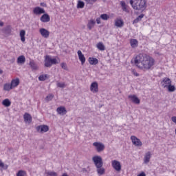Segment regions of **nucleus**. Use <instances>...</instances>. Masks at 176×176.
Wrapping results in <instances>:
<instances>
[{
  "mask_svg": "<svg viewBox=\"0 0 176 176\" xmlns=\"http://www.w3.org/2000/svg\"><path fill=\"white\" fill-rule=\"evenodd\" d=\"M114 25L117 27V28H122L123 25H124V21L121 18H117L114 21Z\"/></svg>",
  "mask_w": 176,
  "mask_h": 176,
  "instance_id": "9b49d317",
  "label": "nucleus"
},
{
  "mask_svg": "<svg viewBox=\"0 0 176 176\" xmlns=\"http://www.w3.org/2000/svg\"><path fill=\"white\" fill-rule=\"evenodd\" d=\"M96 168L98 175H104V174H105V168H104L102 166L96 167Z\"/></svg>",
  "mask_w": 176,
  "mask_h": 176,
  "instance_id": "393cba45",
  "label": "nucleus"
},
{
  "mask_svg": "<svg viewBox=\"0 0 176 176\" xmlns=\"http://www.w3.org/2000/svg\"><path fill=\"white\" fill-rule=\"evenodd\" d=\"M47 176H57V173L53 171L45 172Z\"/></svg>",
  "mask_w": 176,
  "mask_h": 176,
  "instance_id": "4c0bfd02",
  "label": "nucleus"
},
{
  "mask_svg": "<svg viewBox=\"0 0 176 176\" xmlns=\"http://www.w3.org/2000/svg\"><path fill=\"white\" fill-rule=\"evenodd\" d=\"M129 3L134 10L144 12L148 8V1L146 0H130Z\"/></svg>",
  "mask_w": 176,
  "mask_h": 176,
  "instance_id": "f03ea898",
  "label": "nucleus"
},
{
  "mask_svg": "<svg viewBox=\"0 0 176 176\" xmlns=\"http://www.w3.org/2000/svg\"><path fill=\"white\" fill-rule=\"evenodd\" d=\"M131 63L134 64L138 69L149 71V69H152L155 67L156 60L148 54L140 53L132 58Z\"/></svg>",
  "mask_w": 176,
  "mask_h": 176,
  "instance_id": "f257e3e1",
  "label": "nucleus"
},
{
  "mask_svg": "<svg viewBox=\"0 0 176 176\" xmlns=\"http://www.w3.org/2000/svg\"><path fill=\"white\" fill-rule=\"evenodd\" d=\"M17 64H24L25 63V56L23 55L19 56L16 60Z\"/></svg>",
  "mask_w": 176,
  "mask_h": 176,
  "instance_id": "5701e85b",
  "label": "nucleus"
},
{
  "mask_svg": "<svg viewBox=\"0 0 176 176\" xmlns=\"http://www.w3.org/2000/svg\"><path fill=\"white\" fill-rule=\"evenodd\" d=\"M132 74H133V75H134V76H140V74H138L137 72V70H135L134 69L132 70Z\"/></svg>",
  "mask_w": 176,
  "mask_h": 176,
  "instance_id": "c03bdc74",
  "label": "nucleus"
},
{
  "mask_svg": "<svg viewBox=\"0 0 176 176\" xmlns=\"http://www.w3.org/2000/svg\"><path fill=\"white\" fill-rule=\"evenodd\" d=\"M21 42H25V30H21L19 33Z\"/></svg>",
  "mask_w": 176,
  "mask_h": 176,
  "instance_id": "a878e982",
  "label": "nucleus"
},
{
  "mask_svg": "<svg viewBox=\"0 0 176 176\" xmlns=\"http://www.w3.org/2000/svg\"><path fill=\"white\" fill-rule=\"evenodd\" d=\"M49 78V76L47 74H42L39 76L38 80L41 82H43L44 80H46Z\"/></svg>",
  "mask_w": 176,
  "mask_h": 176,
  "instance_id": "2f4dec72",
  "label": "nucleus"
},
{
  "mask_svg": "<svg viewBox=\"0 0 176 176\" xmlns=\"http://www.w3.org/2000/svg\"><path fill=\"white\" fill-rule=\"evenodd\" d=\"M90 90L92 93H98V83L94 82L91 84Z\"/></svg>",
  "mask_w": 176,
  "mask_h": 176,
  "instance_id": "f8f14e48",
  "label": "nucleus"
},
{
  "mask_svg": "<svg viewBox=\"0 0 176 176\" xmlns=\"http://www.w3.org/2000/svg\"><path fill=\"white\" fill-rule=\"evenodd\" d=\"M27 172L25 170H21L16 173V176H26Z\"/></svg>",
  "mask_w": 176,
  "mask_h": 176,
  "instance_id": "c9c22d12",
  "label": "nucleus"
},
{
  "mask_svg": "<svg viewBox=\"0 0 176 176\" xmlns=\"http://www.w3.org/2000/svg\"><path fill=\"white\" fill-rule=\"evenodd\" d=\"M60 67H61V68H63V69H65V70L67 69V63H60Z\"/></svg>",
  "mask_w": 176,
  "mask_h": 176,
  "instance_id": "37998d69",
  "label": "nucleus"
},
{
  "mask_svg": "<svg viewBox=\"0 0 176 176\" xmlns=\"http://www.w3.org/2000/svg\"><path fill=\"white\" fill-rule=\"evenodd\" d=\"M39 32L43 38L47 39L50 36V32L45 28H41L39 29Z\"/></svg>",
  "mask_w": 176,
  "mask_h": 176,
  "instance_id": "1a4fd4ad",
  "label": "nucleus"
},
{
  "mask_svg": "<svg viewBox=\"0 0 176 176\" xmlns=\"http://www.w3.org/2000/svg\"><path fill=\"white\" fill-rule=\"evenodd\" d=\"M129 98L131 100L133 104H140V100L135 95H129Z\"/></svg>",
  "mask_w": 176,
  "mask_h": 176,
  "instance_id": "dca6fc26",
  "label": "nucleus"
},
{
  "mask_svg": "<svg viewBox=\"0 0 176 176\" xmlns=\"http://www.w3.org/2000/svg\"><path fill=\"white\" fill-rule=\"evenodd\" d=\"M56 111H65V107H58Z\"/></svg>",
  "mask_w": 176,
  "mask_h": 176,
  "instance_id": "a18cd8bd",
  "label": "nucleus"
},
{
  "mask_svg": "<svg viewBox=\"0 0 176 176\" xmlns=\"http://www.w3.org/2000/svg\"><path fill=\"white\" fill-rule=\"evenodd\" d=\"M96 25V21L94 19H91L88 21V23L87 25V27L89 30H92V28Z\"/></svg>",
  "mask_w": 176,
  "mask_h": 176,
  "instance_id": "412c9836",
  "label": "nucleus"
},
{
  "mask_svg": "<svg viewBox=\"0 0 176 176\" xmlns=\"http://www.w3.org/2000/svg\"><path fill=\"white\" fill-rule=\"evenodd\" d=\"M13 89L12 87V84L10 83H6L3 85V90L4 91H10V90Z\"/></svg>",
  "mask_w": 176,
  "mask_h": 176,
  "instance_id": "b1692460",
  "label": "nucleus"
},
{
  "mask_svg": "<svg viewBox=\"0 0 176 176\" xmlns=\"http://www.w3.org/2000/svg\"><path fill=\"white\" fill-rule=\"evenodd\" d=\"M166 89H168V91L170 93H173V92L175 91V86L172 85L171 84L170 85H168Z\"/></svg>",
  "mask_w": 176,
  "mask_h": 176,
  "instance_id": "72a5a7b5",
  "label": "nucleus"
},
{
  "mask_svg": "<svg viewBox=\"0 0 176 176\" xmlns=\"http://www.w3.org/2000/svg\"><path fill=\"white\" fill-rule=\"evenodd\" d=\"M96 23L97 24H101V18H97Z\"/></svg>",
  "mask_w": 176,
  "mask_h": 176,
  "instance_id": "49530a36",
  "label": "nucleus"
},
{
  "mask_svg": "<svg viewBox=\"0 0 176 176\" xmlns=\"http://www.w3.org/2000/svg\"><path fill=\"white\" fill-rule=\"evenodd\" d=\"M120 5L124 12H126V13L129 12V9L127 8L128 6H127V4H126V2H124V1H120Z\"/></svg>",
  "mask_w": 176,
  "mask_h": 176,
  "instance_id": "cd10ccee",
  "label": "nucleus"
},
{
  "mask_svg": "<svg viewBox=\"0 0 176 176\" xmlns=\"http://www.w3.org/2000/svg\"><path fill=\"white\" fill-rule=\"evenodd\" d=\"M111 166L116 171H118V173H120V171H122V164H120V162L114 160L111 162Z\"/></svg>",
  "mask_w": 176,
  "mask_h": 176,
  "instance_id": "39448f33",
  "label": "nucleus"
},
{
  "mask_svg": "<svg viewBox=\"0 0 176 176\" xmlns=\"http://www.w3.org/2000/svg\"><path fill=\"white\" fill-rule=\"evenodd\" d=\"M0 27H3V22L2 21L0 22Z\"/></svg>",
  "mask_w": 176,
  "mask_h": 176,
  "instance_id": "3c124183",
  "label": "nucleus"
},
{
  "mask_svg": "<svg viewBox=\"0 0 176 176\" xmlns=\"http://www.w3.org/2000/svg\"><path fill=\"white\" fill-rule=\"evenodd\" d=\"M88 61L91 65H97L98 64V59L96 58L89 57Z\"/></svg>",
  "mask_w": 176,
  "mask_h": 176,
  "instance_id": "aec40b11",
  "label": "nucleus"
},
{
  "mask_svg": "<svg viewBox=\"0 0 176 176\" xmlns=\"http://www.w3.org/2000/svg\"><path fill=\"white\" fill-rule=\"evenodd\" d=\"M171 120H172V122H173V123L176 124V116H173L171 118Z\"/></svg>",
  "mask_w": 176,
  "mask_h": 176,
  "instance_id": "de8ad7c7",
  "label": "nucleus"
},
{
  "mask_svg": "<svg viewBox=\"0 0 176 176\" xmlns=\"http://www.w3.org/2000/svg\"><path fill=\"white\" fill-rule=\"evenodd\" d=\"M33 13L34 14H43V13H45V9L41 8V7H36L33 10Z\"/></svg>",
  "mask_w": 176,
  "mask_h": 176,
  "instance_id": "4468645a",
  "label": "nucleus"
},
{
  "mask_svg": "<svg viewBox=\"0 0 176 176\" xmlns=\"http://www.w3.org/2000/svg\"><path fill=\"white\" fill-rule=\"evenodd\" d=\"M96 47L98 50H100L101 52H104L105 50V45H104V43L102 42H99L96 44Z\"/></svg>",
  "mask_w": 176,
  "mask_h": 176,
  "instance_id": "bb28decb",
  "label": "nucleus"
},
{
  "mask_svg": "<svg viewBox=\"0 0 176 176\" xmlns=\"http://www.w3.org/2000/svg\"><path fill=\"white\" fill-rule=\"evenodd\" d=\"M2 104L4 107H10V105H12V102H10V100H9L8 98H6L2 101Z\"/></svg>",
  "mask_w": 176,
  "mask_h": 176,
  "instance_id": "c85d7f7f",
  "label": "nucleus"
},
{
  "mask_svg": "<svg viewBox=\"0 0 176 176\" xmlns=\"http://www.w3.org/2000/svg\"><path fill=\"white\" fill-rule=\"evenodd\" d=\"M53 98H54V95H53V94H50L48 96H46L45 101H47V102H49V101H52Z\"/></svg>",
  "mask_w": 176,
  "mask_h": 176,
  "instance_id": "f704fd0d",
  "label": "nucleus"
},
{
  "mask_svg": "<svg viewBox=\"0 0 176 176\" xmlns=\"http://www.w3.org/2000/svg\"><path fill=\"white\" fill-rule=\"evenodd\" d=\"M77 54L82 65H83V64L86 63V58L85 57V55L82 53V51L80 50H78L77 52Z\"/></svg>",
  "mask_w": 176,
  "mask_h": 176,
  "instance_id": "ddd939ff",
  "label": "nucleus"
},
{
  "mask_svg": "<svg viewBox=\"0 0 176 176\" xmlns=\"http://www.w3.org/2000/svg\"><path fill=\"white\" fill-rule=\"evenodd\" d=\"M82 171H86V168H83V169H82Z\"/></svg>",
  "mask_w": 176,
  "mask_h": 176,
  "instance_id": "864d4df0",
  "label": "nucleus"
},
{
  "mask_svg": "<svg viewBox=\"0 0 176 176\" xmlns=\"http://www.w3.org/2000/svg\"><path fill=\"white\" fill-rule=\"evenodd\" d=\"M0 167H1V168H3V170H8V165H5V164L3 162H2V160H0Z\"/></svg>",
  "mask_w": 176,
  "mask_h": 176,
  "instance_id": "ea45409f",
  "label": "nucleus"
},
{
  "mask_svg": "<svg viewBox=\"0 0 176 176\" xmlns=\"http://www.w3.org/2000/svg\"><path fill=\"white\" fill-rule=\"evenodd\" d=\"M40 20L42 23H49L50 21V16L47 14H44L41 16Z\"/></svg>",
  "mask_w": 176,
  "mask_h": 176,
  "instance_id": "a211bd4d",
  "label": "nucleus"
},
{
  "mask_svg": "<svg viewBox=\"0 0 176 176\" xmlns=\"http://www.w3.org/2000/svg\"><path fill=\"white\" fill-rule=\"evenodd\" d=\"M100 19H102V20L107 21V20L109 19V16L107 14H102L100 15Z\"/></svg>",
  "mask_w": 176,
  "mask_h": 176,
  "instance_id": "58836bf2",
  "label": "nucleus"
},
{
  "mask_svg": "<svg viewBox=\"0 0 176 176\" xmlns=\"http://www.w3.org/2000/svg\"><path fill=\"white\" fill-rule=\"evenodd\" d=\"M10 84L12 89H16V87L20 85V79L19 78H14L11 80Z\"/></svg>",
  "mask_w": 176,
  "mask_h": 176,
  "instance_id": "2eb2a0df",
  "label": "nucleus"
},
{
  "mask_svg": "<svg viewBox=\"0 0 176 176\" xmlns=\"http://www.w3.org/2000/svg\"><path fill=\"white\" fill-rule=\"evenodd\" d=\"M40 5L41 6H43L44 8H46V6H47V5H46V3H41Z\"/></svg>",
  "mask_w": 176,
  "mask_h": 176,
  "instance_id": "8fccbe9b",
  "label": "nucleus"
},
{
  "mask_svg": "<svg viewBox=\"0 0 176 176\" xmlns=\"http://www.w3.org/2000/svg\"><path fill=\"white\" fill-rule=\"evenodd\" d=\"M97 1L98 0H85L87 5H94V3H96Z\"/></svg>",
  "mask_w": 176,
  "mask_h": 176,
  "instance_id": "e433bc0d",
  "label": "nucleus"
},
{
  "mask_svg": "<svg viewBox=\"0 0 176 176\" xmlns=\"http://www.w3.org/2000/svg\"><path fill=\"white\" fill-rule=\"evenodd\" d=\"M23 119H24V122L25 123H28V124H30V123L32 122V117L28 113H25L24 114Z\"/></svg>",
  "mask_w": 176,
  "mask_h": 176,
  "instance_id": "f3484780",
  "label": "nucleus"
},
{
  "mask_svg": "<svg viewBox=\"0 0 176 176\" xmlns=\"http://www.w3.org/2000/svg\"><path fill=\"white\" fill-rule=\"evenodd\" d=\"M172 83L173 81H171V79L168 78V77L164 78L161 81V85L164 89H167L168 86L172 85Z\"/></svg>",
  "mask_w": 176,
  "mask_h": 176,
  "instance_id": "423d86ee",
  "label": "nucleus"
},
{
  "mask_svg": "<svg viewBox=\"0 0 176 176\" xmlns=\"http://www.w3.org/2000/svg\"><path fill=\"white\" fill-rule=\"evenodd\" d=\"M30 66L31 67L32 69H38V65L34 60H31L29 63Z\"/></svg>",
  "mask_w": 176,
  "mask_h": 176,
  "instance_id": "7c9ffc66",
  "label": "nucleus"
},
{
  "mask_svg": "<svg viewBox=\"0 0 176 176\" xmlns=\"http://www.w3.org/2000/svg\"><path fill=\"white\" fill-rule=\"evenodd\" d=\"M45 67L49 68L52 67L53 65L58 64V61L56 58H52V57L49 56H46L45 58Z\"/></svg>",
  "mask_w": 176,
  "mask_h": 176,
  "instance_id": "7ed1b4c3",
  "label": "nucleus"
},
{
  "mask_svg": "<svg viewBox=\"0 0 176 176\" xmlns=\"http://www.w3.org/2000/svg\"><path fill=\"white\" fill-rule=\"evenodd\" d=\"M93 146L96 147L97 152H102L105 149V145L101 142H94Z\"/></svg>",
  "mask_w": 176,
  "mask_h": 176,
  "instance_id": "6e6552de",
  "label": "nucleus"
},
{
  "mask_svg": "<svg viewBox=\"0 0 176 176\" xmlns=\"http://www.w3.org/2000/svg\"><path fill=\"white\" fill-rule=\"evenodd\" d=\"M57 113L58 115H60L61 116H64V115L67 114V111H58Z\"/></svg>",
  "mask_w": 176,
  "mask_h": 176,
  "instance_id": "79ce46f5",
  "label": "nucleus"
},
{
  "mask_svg": "<svg viewBox=\"0 0 176 176\" xmlns=\"http://www.w3.org/2000/svg\"><path fill=\"white\" fill-rule=\"evenodd\" d=\"M57 87H60L61 89H64V87H65V83H64V82H58L57 83Z\"/></svg>",
  "mask_w": 176,
  "mask_h": 176,
  "instance_id": "a19ab883",
  "label": "nucleus"
},
{
  "mask_svg": "<svg viewBox=\"0 0 176 176\" xmlns=\"http://www.w3.org/2000/svg\"><path fill=\"white\" fill-rule=\"evenodd\" d=\"M129 42L133 49H135V47H138V40L135 38H131Z\"/></svg>",
  "mask_w": 176,
  "mask_h": 176,
  "instance_id": "6ab92c4d",
  "label": "nucleus"
},
{
  "mask_svg": "<svg viewBox=\"0 0 176 176\" xmlns=\"http://www.w3.org/2000/svg\"><path fill=\"white\" fill-rule=\"evenodd\" d=\"M36 130L38 133L43 134V133H47L49 130V126L47 125H39L36 127Z\"/></svg>",
  "mask_w": 176,
  "mask_h": 176,
  "instance_id": "0eeeda50",
  "label": "nucleus"
},
{
  "mask_svg": "<svg viewBox=\"0 0 176 176\" xmlns=\"http://www.w3.org/2000/svg\"><path fill=\"white\" fill-rule=\"evenodd\" d=\"M144 162L146 164H148V163L151 162V151H148L145 154Z\"/></svg>",
  "mask_w": 176,
  "mask_h": 176,
  "instance_id": "4be33fe9",
  "label": "nucleus"
},
{
  "mask_svg": "<svg viewBox=\"0 0 176 176\" xmlns=\"http://www.w3.org/2000/svg\"><path fill=\"white\" fill-rule=\"evenodd\" d=\"M144 14H141L140 15H139L133 21V24H137V23H140V21H141V20H142V19H144Z\"/></svg>",
  "mask_w": 176,
  "mask_h": 176,
  "instance_id": "c756f323",
  "label": "nucleus"
},
{
  "mask_svg": "<svg viewBox=\"0 0 176 176\" xmlns=\"http://www.w3.org/2000/svg\"><path fill=\"white\" fill-rule=\"evenodd\" d=\"M138 176H146V175L145 174V173L142 172L140 174L138 175Z\"/></svg>",
  "mask_w": 176,
  "mask_h": 176,
  "instance_id": "09e8293b",
  "label": "nucleus"
},
{
  "mask_svg": "<svg viewBox=\"0 0 176 176\" xmlns=\"http://www.w3.org/2000/svg\"><path fill=\"white\" fill-rule=\"evenodd\" d=\"M92 160L96 166V167H102L104 166V162H102V158L98 155L93 157Z\"/></svg>",
  "mask_w": 176,
  "mask_h": 176,
  "instance_id": "20e7f679",
  "label": "nucleus"
},
{
  "mask_svg": "<svg viewBox=\"0 0 176 176\" xmlns=\"http://www.w3.org/2000/svg\"><path fill=\"white\" fill-rule=\"evenodd\" d=\"M3 74V71L2 69H0V74Z\"/></svg>",
  "mask_w": 176,
  "mask_h": 176,
  "instance_id": "603ef678",
  "label": "nucleus"
},
{
  "mask_svg": "<svg viewBox=\"0 0 176 176\" xmlns=\"http://www.w3.org/2000/svg\"><path fill=\"white\" fill-rule=\"evenodd\" d=\"M131 140L132 141V144L135 145V146H142V142L137 137L133 135L131 137Z\"/></svg>",
  "mask_w": 176,
  "mask_h": 176,
  "instance_id": "9d476101",
  "label": "nucleus"
},
{
  "mask_svg": "<svg viewBox=\"0 0 176 176\" xmlns=\"http://www.w3.org/2000/svg\"><path fill=\"white\" fill-rule=\"evenodd\" d=\"M77 8L78 9H83L85 8V2L79 0L77 3Z\"/></svg>",
  "mask_w": 176,
  "mask_h": 176,
  "instance_id": "473e14b6",
  "label": "nucleus"
}]
</instances>
